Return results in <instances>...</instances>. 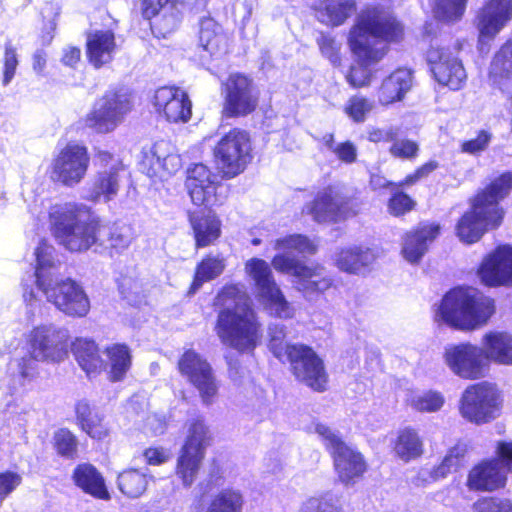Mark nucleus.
<instances>
[{
    "instance_id": "f257e3e1",
    "label": "nucleus",
    "mask_w": 512,
    "mask_h": 512,
    "mask_svg": "<svg viewBox=\"0 0 512 512\" xmlns=\"http://www.w3.org/2000/svg\"><path fill=\"white\" fill-rule=\"evenodd\" d=\"M404 27L395 15L382 5H368L356 16L347 43L356 64L346 75L354 88L368 86L372 80L371 66L379 63L388 53L389 44L399 42Z\"/></svg>"
},
{
    "instance_id": "f03ea898",
    "label": "nucleus",
    "mask_w": 512,
    "mask_h": 512,
    "mask_svg": "<svg viewBox=\"0 0 512 512\" xmlns=\"http://www.w3.org/2000/svg\"><path fill=\"white\" fill-rule=\"evenodd\" d=\"M70 334L67 328L52 323L34 327L26 336L28 354L13 359L7 375L0 380L5 393L22 397L27 383L38 373V362L60 363L68 356Z\"/></svg>"
},
{
    "instance_id": "7ed1b4c3",
    "label": "nucleus",
    "mask_w": 512,
    "mask_h": 512,
    "mask_svg": "<svg viewBox=\"0 0 512 512\" xmlns=\"http://www.w3.org/2000/svg\"><path fill=\"white\" fill-rule=\"evenodd\" d=\"M214 305L221 308L216 333L221 341L240 351H252L260 340V324L244 285L230 284L216 296Z\"/></svg>"
},
{
    "instance_id": "20e7f679",
    "label": "nucleus",
    "mask_w": 512,
    "mask_h": 512,
    "mask_svg": "<svg viewBox=\"0 0 512 512\" xmlns=\"http://www.w3.org/2000/svg\"><path fill=\"white\" fill-rule=\"evenodd\" d=\"M274 249L279 251L272 259L273 267L280 272L293 275L296 287L306 296L316 292H324L332 280L320 265L307 266L297 259L293 253L312 255L316 252V245L306 236L292 234L275 240Z\"/></svg>"
},
{
    "instance_id": "39448f33",
    "label": "nucleus",
    "mask_w": 512,
    "mask_h": 512,
    "mask_svg": "<svg viewBox=\"0 0 512 512\" xmlns=\"http://www.w3.org/2000/svg\"><path fill=\"white\" fill-rule=\"evenodd\" d=\"M511 189L512 174L504 173L476 195L472 210L462 216L456 227L457 235L462 242H477L487 229L497 228L501 224L504 212L499 202Z\"/></svg>"
},
{
    "instance_id": "423d86ee",
    "label": "nucleus",
    "mask_w": 512,
    "mask_h": 512,
    "mask_svg": "<svg viewBox=\"0 0 512 512\" xmlns=\"http://www.w3.org/2000/svg\"><path fill=\"white\" fill-rule=\"evenodd\" d=\"M51 231L60 245L71 252L88 250L99 239L101 226L90 208L82 204L54 205L49 212Z\"/></svg>"
},
{
    "instance_id": "0eeeda50",
    "label": "nucleus",
    "mask_w": 512,
    "mask_h": 512,
    "mask_svg": "<svg viewBox=\"0 0 512 512\" xmlns=\"http://www.w3.org/2000/svg\"><path fill=\"white\" fill-rule=\"evenodd\" d=\"M495 312L494 300L473 287L448 291L435 310V321L460 330H474Z\"/></svg>"
},
{
    "instance_id": "6e6552de",
    "label": "nucleus",
    "mask_w": 512,
    "mask_h": 512,
    "mask_svg": "<svg viewBox=\"0 0 512 512\" xmlns=\"http://www.w3.org/2000/svg\"><path fill=\"white\" fill-rule=\"evenodd\" d=\"M269 349L282 362L288 361L293 375L315 391H324L327 375L322 360L314 350L303 344L284 342L285 326L272 323L268 326Z\"/></svg>"
},
{
    "instance_id": "1a4fd4ad",
    "label": "nucleus",
    "mask_w": 512,
    "mask_h": 512,
    "mask_svg": "<svg viewBox=\"0 0 512 512\" xmlns=\"http://www.w3.org/2000/svg\"><path fill=\"white\" fill-rule=\"evenodd\" d=\"M194 162L187 169L186 187L195 205L207 207L223 204L226 188L219 184L245 170V162Z\"/></svg>"
},
{
    "instance_id": "9d476101",
    "label": "nucleus",
    "mask_w": 512,
    "mask_h": 512,
    "mask_svg": "<svg viewBox=\"0 0 512 512\" xmlns=\"http://www.w3.org/2000/svg\"><path fill=\"white\" fill-rule=\"evenodd\" d=\"M39 295L46 298L59 311L71 317H84L90 310V301L80 284L71 278H58L56 281L35 292L34 288H25L23 298L29 312L35 313L40 306Z\"/></svg>"
},
{
    "instance_id": "9b49d317",
    "label": "nucleus",
    "mask_w": 512,
    "mask_h": 512,
    "mask_svg": "<svg viewBox=\"0 0 512 512\" xmlns=\"http://www.w3.org/2000/svg\"><path fill=\"white\" fill-rule=\"evenodd\" d=\"M245 270L255 283L257 299L264 310L271 316L291 319L295 310L275 282L270 265L263 259L252 258L246 262Z\"/></svg>"
},
{
    "instance_id": "f8f14e48",
    "label": "nucleus",
    "mask_w": 512,
    "mask_h": 512,
    "mask_svg": "<svg viewBox=\"0 0 512 512\" xmlns=\"http://www.w3.org/2000/svg\"><path fill=\"white\" fill-rule=\"evenodd\" d=\"M209 441V431L201 417L190 420L188 435L177 461L176 473L190 487L199 471Z\"/></svg>"
},
{
    "instance_id": "ddd939ff",
    "label": "nucleus",
    "mask_w": 512,
    "mask_h": 512,
    "mask_svg": "<svg viewBox=\"0 0 512 512\" xmlns=\"http://www.w3.org/2000/svg\"><path fill=\"white\" fill-rule=\"evenodd\" d=\"M317 433L327 449L330 450L335 470L344 483H349L360 477L366 470V463L361 453L345 444L341 438L328 426L322 423L313 424Z\"/></svg>"
},
{
    "instance_id": "4468645a",
    "label": "nucleus",
    "mask_w": 512,
    "mask_h": 512,
    "mask_svg": "<svg viewBox=\"0 0 512 512\" xmlns=\"http://www.w3.org/2000/svg\"><path fill=\"white\" fill-rule=\"evenodd\" d=\"M499 395L496 388L482 382L468 386L460 399L459 411L467 421L480 425L499 415Z\"/></svg>"
},
{
    "instance_id": "2eb2a0df",
    "label": "nucleus",
    "mask_w": 512,
    "mask_h": 512,
    "mask_svg": "<svg viewBox=\"0 0 512 512\" xmlns=\"http://www.w3.org/2000/svg\"><path fill=\"white\" fill-rule=\"evenodd\" d=\"M180 374L195 387L204 405H212L218 395L219 383L210 363L192 349L186 350L178 361Z\"/></svg>"
},
{
    "instance_id": "dca6fc26",
    "label": "nucleus",
    "mask_w": 512,
    "mask_h": 512,
    "mask_svg": "<svg viewBox=\"0 0 512 512\" xmlns=\"http://www.w3.org/2000/svg\"><path fill=\"white\" fill-rule=\"evenodd\" d=\"M131 108V99L126 92L108 91L96 100L84 122L98 133H108L122 122Z\"/></svg>"
},
{
    "instance_id": "f3484780",
    "label": "nucleus",
    "mask_w": 512,
    "mask_h": 512,
    "mask_svg": "<svg viewBox=\"0 0 512 512\" xmlns=\"http://www.w3.org/2000/svg\"><path fill=\"white\" fill-rule=\"evenodd\" d=\"M443 358L449 369L461 378L484 377L487 360L483 347L471 343L451 344L445 347Z\"/></svg>"
},
{
    "instance_id": "a211bd4d",
    "label": "nucleus",
    "mask_w": 512,
    "mask_h": 512,
    "mask_svg": "<svg viewBox=\"0 0 512 512\" xmlns=\"http://www.w3.org/2000/svg\"><path fill=\"white\" fill-rule=\"evenodd\" d=\"M497 460L484 461L474 467L469 473L468 485L476 490H494L504 485L505 474L503 468L512 472V442H499Z\"/></svg>"
},
{
    "instance_id": "6ab92c4d",
    "label": "nucleus",
    "mask_w": 512,
    "mask_h": 512,
    "mask_svg": "<svg viewBox=\"0 0 512 512\" xmlns=\"http://www.w3.org/2000/svg\"><path fill=\"white\" fill-rule=\"evenodd\" d=\"M224 112L229 117L245 116L258 104V94L251 79L243 74H231L224 83Z\"/></svg>"
},
{
    "instance_id": "aec40b11",
    "label": "nucleus",
    "mask_w": 512,
    "mask_h": 512,
    "mask_svg": "<svg viewBox=\"0 0 512 512\" xmlns=\"http://www.w3.org/2000/svg\"><path fill=\"white\" fill-rule=\"evenodd\" d=\"M427 60L435 79L441 85L458 90L466 80L462 63L453 54L437 42L427 51Z\"/></svg>"
},
{
    "instance_id": "412c9836",
    "label": "nucleus",
    "mask_w": 512,
    "mask_h": 512,
    "mask_svg": "<svg viewBox=\"0 0 512 512\" xmlns=\"http://www.w3.org/2000/svg\"><path fill=\"white\" fill-rule=\"evenodd\" d=\"M512 19V0H487L477 16L480 50Z\"/></svg>"
},
{
    "instance_id": "4be33fe9",
    "label": "nucleus",
    "mask_w": 512,
    "mask_h": 512,
    "mask_svg": "<svg viewBox=\"0 0 512 512\" xmlns=\"http://www.w3.org/2000/svg\"><path fill=\"white\" fill-rule=\"evenodd\" d=\"M349 199L337 187L320 191L311 205L305 210L319 223L338 221L350 215Z\"/></svg>"
},
{
    "instance_id": "5701e85b",
    "label": "nucleus",
    "mask_w": 512,
    "mask_h": 512,
    "mask_svg": "<svg viewBox=\"0 0 512 512\" xmlns=\"http://www.w3.org/2000/svg\"><path fill=\"white\" fill-rule=\"evenodd\" d=\"M478 275L487 286L512 284V246L497 247L482 261Z\"/></svg>"
},
{
    "instance_id": "b1692460",
    "label": "nucleus",
    "mask_w": 512,
    "mask_h": 512,
    "mask_svg": "<svg viewBox=\"0 0 512 512\" xmlns=\"http://www.w3.org/2000/svg\"><path fill=\"white\" fill-rule=\"evenodd\" d=\"M143 15L151 22L152 31L158 37L174 32L181 21L178 0H142Z\"/></svg>"
},
{
    "instance_id": "393cba45",
    "label": "nucleus",
    "mask_w": 512,
    "mask_h": 512,
    "mask_svg": "<svg viewBox=\"0 0 512 512\" xmlns=\"http://www.w3.org/2000/svg\"><path fill=\"white\" fill-rule=\"evenodd\" d=\"M154 106L169 122H187L192 104L185 91L177 87H161L155 91Z\"/></svg>"
},
{
    "instance_id": "a878e982",
    "label": "nucleus",
    "mask_w": 512,
    "mask_h": 512,
    "mask_svg": "<svg viewBox=\"0 0 512 512\" xmlns=\"http://www.w3.org/2000/svg\"><path fill=\"white\" fill-rule=\"evenodd\" d=\"M441 227L434 222H422L403 238L402 255L411 264L418 263L439 236Z\"/></svg>"
},
{
    "instance_id": "bb28decb",
    "label": "nucleus",
    "mask_w": 512,
    "mask_h": 512,
    "mask_svg": "<svg viewBox=\"0 0 512 512\" xmlns=\"http://www.w3.org/2000/svg\"><path fill=\"white\" fill-rule=\"evenodd\" d=\"M34 255L36 259L34 289L35 292H37L62 276L59 273L60 260L56 249L52 245L45 240L40 241L35 249ZM26 287L33 288V286L29 287L25 285L24 289Z\"/></svg>"
},
{
    "instance_id": "cd10ccee",
    "label": "nucleus",
    "mask_w": 512,
    "mask_h": 512,
    "mask_svg": "<svg viewBox=\"0 0 512 512\" xmlns=\"http://www.w3.org/2000/svg\"><path fill=\"white\" fill-rule=\"evenodd\" d=\"M189 223L198 248L211 245L221 235L222 223L215 213L190 212Z\"/></svg>"
},
{
    "instance_id": "c85d7f7f",
    "label": "nucleus",
    "mask_w": 512,
    "mask_h": 512,
    "mask_svg": "<svg viewBox=\"0 0 512 512\" xmlns=\"http://www.w3.org/2000/svg\"><path fill=\"white\" fill-rule=\"evenodd\" d=\"M119 165L109 170L99 172L90 187L86 189L83 198L92 202H109L113 200L119 191Z\"/></svg>"
},
{
    "instance_id": "c756f323",
    "label": "nucleus",
    "mask_w": 512,
    "mask_h": 512,
    "mask_svg": "<svg viewBox=\"0 0 512 512\" xmlns=\"http://www.w3.org/2000/svg\"><path fill=\"white\" fill-rule=\"evenodd\" d=\"M251 143L247 132L233 129L217 144L214 154L217 160H243L251 157Z\"/></svg>"
},
{
    "instance_id": "7c9ffc66",
    "label": "nucleus",
    "mask_w": 512,
    "mask_h": 512,
    "mask_svg": "<svg viewBox=\"0 0 512 512\" xmlns=\"http://www.w3.org/2000/svg\"><path fill=\"white\" fill-rule=\"evenodd\" d=\"M116 50L114 33L111 31H95L87 37V56L96 67L109 63Z\"/></svg>"
},
{
    "instance_id": "2f4dec72",
    "label": "nucleus",
    "mask_w": 512,
    "mask_h": 512,
    "mask_svg": "<svg viewBox=\"0 0 512 512\" xmlns=\"http://www.w3.org/2000/svg\"><path fill=\"white\" fill-rule=\"evenodd\" d=\"M412 83L411 70L397 69L383 80L378 93L379 102L383 105H388L402 100L411 89Z\"/></svg>"
},
{
    "instance_id": "473e14b6",
    "label": "nucleus",
    "mask_w": 512,
    "mask_h": 512,
    "mask_svg": "<svg viewBox=\"0 0 512 512\" xmlns=\"http://www.w3.org/2000/svg\"><path fill=\"white\" fill-rule=\"evenodd\" d=\"M490 81L502 91L512 90V42L505 43L494 56L490 69Z\"/></svg>"
},
{
    "instance_id": "72a5a7b5",
    "label": "nucleus",
    "mask_w": 512,
    "mask_h": 512,
    "mask_svg": "<svg viewBox=\"0 0 512 512\" xmlns=\"http://www.w3.org/2000/svg\"><path fill=\"white\" fill-rule=\"evenodd\" d=\"M486 360L502 365H512V335L493 331L486 333L482 339Z\"/></svg>"
},
{
    "instance_id": "f704fd0d",
    "label": "nucleus",
    "mask_w": 512,
    "mask_h": 512,
    "mask_svg": "<svg viewBox=\"0 0 512 512\" xmlns=\"http://www.w3.org/2000/svg\"><path fill=\"white\" fill-rule=\"evenodd\" d=\"M72 353L86 374L91 377L103 370L104 363L96 343L87 338H76L71 344Z\"/></svg>"
},
{
    "instance_id": "c9c22d12",
    "label": "nucleus",
    "mask_w": 512,
    "mask_h": 512,
    "mask_svg": "<svg viewBox=\"0 0 512 512\" xmlns=\"http://www.w3.org/2000/svg\"><path fill=\"white\" fill-rule=\"evenodd\" d=\"M356 8V0H322L316 15L320 22L337 27L350 18Z\"/></svg>"
},
{
    "instance_id": "e433bc0d",
    "label": "nucleus",
    "mask_w": 512,
    "mask_h": 512,
    "mask_svg": "<svg viewBox=\"0 0 512 512\" xmlns=\"http://www.w3.org/2000/svg\"><path fill=\"white\" fill-rule=\"evenodd\" d=\"M73 480L84 492L99 499H109L102 475L91 464H79L74 469Z\"/></svg>"
},
{
    "instance_id": "4c0bfd02",
    "label": "nucleus",
    "mask_w": 512,
    "mask_h": 512,
    "mask_svg": "<svg viewBox=\"0 0 512 512\" xmlns=\"http://www.w3.org/2000/svg\"><path fill=\"white\" fill-rule=\"evenodd\" d=\"M107 364L103 369L107 371L108 378L112 382L122 381L132 365L131 351L124 344H113L105 350Z\"/></svg>"
},
{
    "instance_id": "58836bf2",
    "label": "nucleus",
    "mask_w": 512,
    "mask_h": 512,
    "mask_svg": "<svg viewBox=\"0 0 512 512\" xmlns=\"http://www.w3.org/2000/svg\"><path fill=\"white\" fill-rule=\"evenodd\" d=\"M199 43L203 50L213 57L221 56L227 52V37L212 18L201 20Z\"/></svg>"
},
{
    "instance_id": "ea45409f",
    "label": "nucleus",
    "mask_w": 512,
    "mask_h": 512,
    "mask_svg": "<svg viewBox=\"0 0 512 512\" xmlns=\"http://www.w3.org/2000/svg\"><path fill=\"white\" fill-rule=\"evenodd\" d=\"M375 259L373 252L366 248L353 246L341 249L336 255V266L348 273H360Z\"/></svg>"
},
{
    "instance_id": "a19ab883",
    "label": "nucleus",
    "mask_w": 512,
    "mask_h": 512,
    "mask_svg": "<svg viewBox=\"0 0 512 512\" xmlns=\"http://www.w3.org/2000/svg\"><path fill=\"white\" fill-rule=\"evenodd\" d=\"M394 451L404 462L419 458L424 452V443L419 432L411 427L399 430L394 444Z\"/></svg>"
},
{
    "instance_id": "79ce46f5",
    "label": "nucleus",
    "mask_w": 512,
    "mask_h": 512,
    "mask_svg": "<svg viewBox=\"0 0 512 512\" xmlns=\"http://www.w3.org/2000/svg\"><path fill=\"white\" fill-rule=\"evenodd\" d=\"M154 477L147 470L126 469L118 475L119 490L129 498H138L147 490L148 484Z\"/></svg>"
},
{
    "instance_id": "37998d69",
    "label": "nucleus",
    "mask_w": 512,
    "mask_h": 512,
    "mask_svg": "<svg viewBox=\"0 0 512 512\" xmlns=\"http://www.w3.org/2000/svg\"><path fill=\"white\" fill-rule=\"evenodd\" d=\"M245 500L238 489L225 488L211 496L204 512H243Z\"/></svg>"
},
{
    "instance_id": "c03bdc74",
    "label": "nucleus",
    "mask_w": 512,
    "mask_h": 512,
    "mask_svg": "<svg viewBox=\"0 0 512 512\" xmlns=\"http://www.w3.org/2000/svg\"><path fill=\"white\" fill-rule=\"evenodd\" d=\"M225 269V260L220 255H208L197 265L190 293H195L203 283L217 278Z\"/></svg>"
},
{
    "instance_id": "a18cd8bd",
    "label": "nucleus",
    "mask_w": 512,
    "mask_h": 512,
    "mask_svg": "<svg viewBox=\"0 0 512 512\" xmlns=\"http://www.w3.org/2000/svg\"><path fill=\"white\" fill-rule=\"evenodd\" d=\"M407 404L415 411L421 413H434L445 404L444 395L435 390L411 392L407 398Z\"/></svg>"
},
{
    "instance_id": "49530a36",
    "label": "nucleus",
    "mask_w": 512,
    "mask_h": 512,
    "mask_svg": "<svg viewBox=\"0 0 512 512\" xmlns=\"http://www.w3.org/2000/svg\"><path fill=\"white\" fill-rule=\"evenodd\" d=\"M87 171L86 162H54L51 179L66 186L80 182Z\"/></svg>"
},
{
    "instance_id": "de8ad7c7",
    "label": "nucleus",
    "mask_w": 512,
    "mask_h": 512,
    "mask_svg": "<svg viewBox=\"0 0 512 512\" xmlns=\"http://www.w3.org/2000/svg\"><path fill=\"white\" fill-rule=\"evenodd\" d=\"M134 239V230L131 225L114 223L107 229V247L111 253L120 254L126 250Z\"/></svg>"
},
{
    "instance_id": "09e8293b",
    "label": "nucleus",
    "mask_w": 512,
    "mask_h": 512,
    "mask_svg": "<svg viewBox=\"0 0 512 512\" xmlns=\"http://www.w3.org/2000/svg\"><path fill=\"white\" fill-rule=\"evenodd\" d=\"M468 0H435L434 14L439 20L455 22L465 13Z\"/></svg>"
},
{
    "instance_id": "8fccbe9b",
    "label": "nucleus",
    "mask_w": 512,
    "mask_h": 512,
    "mask_svg": "<svg viewBox=\"0 0 512 512\" xmlns=\"http://www.w3.org/2000/svg\"><path fill=\"white\" fill-rule=\"evenodd\" d=\"M437 165L435 162H426L420 169H418L414 174L408 175L404 182L399 183V185H396L390 181H388L385 177L379 175V174H372L370 178V184L373 189H380L385 187H390L391 192L395 189H398L399 187L403 185H411L414 184L418 179L423 177L424 175H427L428 173L432 172L434 169H436Z\"/></svg>"
},
{
    "instance_id": "3c124183",
    "label": "nucleus",
    "mask_w": 512,
    "mask_h": 512,
    "mask_svg": "<svg viewBox=\"0 0 512 512\" xmlns=\"http://www.w3.org/2000/svg\"><path fill=\"white\" fill-rule=\"evenodd\" d=\"M338 500L332 494H324L306 499L300 512H341Z\"/></svg>"
},
{
    "instance_id": "603ef678",
    "label": "nucleus",
    "mask_w": 512,
    "mask_h": 512,
    "mask_svg": "<svg viewBox=\"0 0 512 512\" xmlns=\"http://www.w3.org/2000/svg\"><path fill=\"white\" fill-rule=\"evenodd\" d=\"M141 169L156 181L168 180L180 168V162H140Z\"/></svg>"
},
{
    "instance_id": "864d4df0",
    "label": "nucleus",
    "mask_w": 512,
    "mask_h": 512,
    "mask_svg": "<svg viewBox=\"0 0 512 512\" xmlns=\"http://www.w3.org/2000/svg\"><path fill=\"white\" fill-rule=\"evenodd\" d=\"M373 101L363 96L351 97L345 105V113L355 122H364L366 116L373 110Z\"/></svg>"
},
{
    "instance_id": "5fc2aeb1",
    "label": "nucleus",
    "mask_w": 512,
    "mask_h": 512,
    "mask_svg": "<svg viewBox=\"0 0 512 512\" xmlns=\"http://www.w3.org/2000/svg\"><path fill=\"white\" fill-rule=\"evenodd\" d=\"M53 439L58 454L66 458L75 457L78 441L71 431L61 428L55 432Z\"/></svg>"
},
{
    "instance_id": "6e6d98bb",
    "label": "nucleus",
    "mask_w": 512,
    "mask_h": 512,
    "mask_svg": "<svg viewBox=\"0 0 512 512\" xmlns=\"http://www.w3.org/2000/svg\"><path fill=\"white\" fill-rule=\"evenodd\" d=\"M175 147L170 141L160 140L142 147V160H168L174 157Z\"/></svg>"
},
{
    "instance_id": "4d7b16f0",
    "label": "nucleus",
    "mask_w": 512,
    "mask_h": 512,
    "mask_svg": "<svg viewBox=\"0 0 512 512\" xmlns=\"http://www.w3.org/2000/svg\"><path fill=\"white\" fill-rule=\"evenodd\" d=\"M317 44L323 56H325L332 65L338 66L341 63L340 49L341 43L330 34L321 33L317 38Z\"/></svg>"
},
{
    "instance_id": "13d9d810",
    "label": "nucleus",
    "mask_w": 512,
    "mask_h": 512,
    "mask_svg": "<svg viewBox=\"0 0 512 512\" xmlns=\"http://www.w3.org/2000/svg\"><path fill=\"white\" fill-rule=\"evenodd\" d=\"M493 135L488 130H480L474 138L464 141L461 145V150L472 156H480L481 152L485 151Z\"/></svg>"
},
{
    "instance_id": "bf43d9fd",
    "label": "nucleus",
    "mask_w": 512,
    "mask_h": 512,
    "mask_svg": "<svg viewBox=\"0 0 512 512\" xmlns=\"http://www.w3.org/2000/svg\"><path fill=\"white\" fill-rule=\"evenodd\" d=\"M452 470L442 461L438 466L429 468L423 467L417 475V485H425L440 479L446 478Z\"/></svg>"
},
{
    "instance_id": "052dcab7",
    "label": "nucleus",
    "mask_w": 512,
    "mask_h": 512,
    "mask_svg": "<svg viewBox=\"0 0 512 512\" xmlns=\"http://www.w3.org/2000/svg\"><path fill=\"white\" fill-rule=\"evenodd\" d=\"M415 202L405 193L393 190L388 203L389 212L394 216L403 215L413 209Z\"/></svg>"
},
{
    "instance_id": "680f3d73",
    "label": "nucleus",
    "mask_w": 512,
    "mask_h": 512,
    "mask_svg": "<svg viewBox=\"0 0 512 512\" xmlns=\"http://www.w3.org/2000/svg\"><path fill=\"white\" fill-rule=\"evenodd\" d=\"M89 155L86 146L77 141L59 144V156L57 160H88Z\"/></svg>"
},
{
    "instance_id": "e2e57ef3",
    "label": "nucleus",
    "mask_w": 512,
    "mask_h": 512,
    "mask_svg": "<svg viewBox=\"0 0 512 512\" xmlns=\"http://www.w3.org/2000/svg\"><path fill=\"white\" fill-rule=\"evenodd\" d=\"M22 483V476L14 471L0 473V506L3 501Z\"/></svg>"
},
{
    "instance_id": "0e129e2a",
    "label": "nucleus",
    "mask_w": 512,
    "mask_h": 512,
    "mask_svg": "<svg viewBox=\"0 0 512 512\" xmlns=\"http://www.w3.org/2000/svg\"><path fill=\"white\" fill-rule=\"evenodd\" d=\"M475 512H512V504L508 500L484 498L474 504Z\"/></svg>"
},
{
    "instance_id": "69168bd1",
    "label": "nucleus",
    "mask_w": 512,
    "mask_h": 512,
    "mask_svg": "<svg viewBox=\"0 0 512 512\" xmlns=\"http://www.w3.org/2000/svg\"><path fill=\"white\" fill-rule=\"evenodd\" d=\"M81 429L94 439L104 438L108 431L106 425L103 423V416L100 413L94 415L87 423H83Z\"/></svg>"
},
{
    "instance_id": "338daca9",
    "label": "nucleus",
    "mask_w": 512,
    "mask_h": 512,
    "mask_svg": "<svg viewBox=\"0 0 512 512\" xmlns=\"http://www.w3.org/2000/svg\"><path fill=\"white\" fill-rule=\"evenodd\" d=\"M467 449L465 444H457L451 449H449L448 453L444 457L442 461H444L447 466L453 471H456L459 467H461L464 463V458L466 455Z\"/></svg>"
},
{
    "instance_id": "774afa93",
    "label": "nucleus",
    "mask_w": 512,
    "mask_h": 512,
    "mask_svg": "<svg viewBox=\"0 0 512 512\" xmlns=\"http://www.w3.org/2000/svg\"><path fill=\"white\" fill-rule=\"evenodd\" d=\"M418 146L410 140H401L395 142L391 147V153L394 157L413 158L417 156Z\"/></svg>"
}]
</instances>
